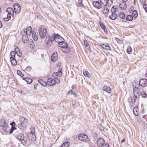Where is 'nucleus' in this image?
I'll use <instances>...</instances> for the list:
<instances>
[{"instance_id": "44", "label": "nucleus", "mask_w": 147, "mask_h": 147, "mask_svg": "<svg viewBox=\"0 0 147 147\" xmlns=\"http://www.w3.org/2000/svg\"><path fill=\"white\" fill-rule=\"evenodd\" d=\"M99 24L102 29H103L105 28V27H106L103 24V23H102V22H100L99 23Z\"/></svg>"}, {"instance_id": "1", "label": "nucleus", "mask_w": 147, "mask_h": 147, "mask_svg": "<svg viewBox=\"0 0 147 147\" xmlns=\"http://www.w3.org/2000/svg\"><path fill=\"white\" fill-rule=\"evenodd\" d=\"M109 1V0H98V1H93L92 3L93 5L95 7L100 9L106 6Z\"/></svg>"}, {"instance_id": "55", "label": "nucleus", "mask_w": 147, "mask_h": 147, "mask_svg": "<svg viewBox=\"0 0 147 147\" xmlns=\"http://www.w3.org/2000/svg\"><path fill=\"white\" fill-rule=\"evenodd\" d=\"M143 117L146 119V121H147V115H144L143 116Z\"/></svg>"}, {"instance_id": "50", "label": "nucleus", "mask_w": 147, "mask_h": 147, "mask_svg": "<svg viewBox=\"0 0 147 147\" xmlns=\"http://www.w3.org/2000/svg\"><path fill=\"white\" fill-rule=\"evenodd\" d=\"M114 6H113L112 7L111 10V11L112 13H115L116 12V11L114 10Z\"/></svg>"}, {"instance_id": "43", "label": "nucleus", "mask_w": 147, "mask_h": 147, "mask_svg": "<svg viewBox=\"0 0 147 147\" xmlns=\"http://www.w3.org/2000/svg\"><path fill=\"white\" fill-rule=\"evenodd\" d=\"M17 73L18 75L20 76H21L23 77L24 76V75L23 74L22 72L19 70H18L17 71Z\"/></svg>"}, {"instance_id": "29", "label": "nucleus", "mask_w": 147, "mask_h": 147, "mask_svg": "<svg viewBox=\"0 0 147 147\" xmlns=\"http://www.w3.org/2000/svg\"><path fill=\"white\" fill-rule=\"evenodd\" d=\"M133 16L130 15H128L127 16L126 19L127 21H131L133 20Z\"/></svg>"}, {"instance_id": "32", "label": "nucleus", "mask_w": 147, "mask_h": 147, "mask_svg": "<svg viewBox=\"0 0 147 147\" xmlns=\"http://www.w3.org/2000/svg\"><path fill=\"white\" fill-rule=\"evenodd\" d=\"M84 43L85 47L87 49H90L89 45L86 40H84Z\"/></svg>"}, {"instance_id": "41", "label": "nucleus", "mask_w": 147, "mask_h": 147, "mask_svg": "<svg viewBox=\"0 0 147 147\" xmlns=\"http://www.w3.org/2000/svg\"><path fill=\"white\" fill-rule=\"evenodd\" d=\"M131 48L129 46L127 49V51L128 53L130 54L131 53Z\"/></svg>"}, {"instance_id": "27", "label": "nucleus", "mask_w": 147, "mask_h": 147, "mask_svg": "<svg viewBox=\"0 0 147 147\" xmlns=\"http://www.w3.org/2000/svg\"><path fill=\"white\" fill-rule=\"evenodd\" d=\"M23 79L25 80L27 82V83L29 84H31L32 81L31 79L28 77L24 78Z\"/></svg>"}, {"instance_id": "12", "label": "nucleus", "mask_w": 147, "mask_h": 147, "mask_svg": "<svg viewBox=\"0 0 147 147\" xmlns=\"http://www.w3.org/2000/svg\"><path fill=\"white\" fill-rule=\"evenodd\" d=\"M139 85L143 87L147 86V80L146 79H142L140 80Z\"/></svg>"}, {"instance_id": "37", "label": "nucleus", "mask_w": 147, "mask_h": 147, "mask_svg": "<svg viewBox=\"0 0 147 147\" xmlns=\"http://www.w3.org/2000/svg\"><path fill=\"white\" fill-rule=\"evenodd\" d=\"M3 129L5 131L8 132L10 131V127L8 126L7 127H5L3 128Z\"/></svg>"}, {"instance_id": "22", "label": "nucleus", "mask_w": 147, "mask_h": 147, "mask_svg": "<svg viewBox=\"0 0 147 147\" xmlns=\"http://www.w3.org/2000/svg\"><path fill=\"white\" fill-rule=\"evenodd\" d=\"M22 39L23 42L25 43L28 42L29 40L28 37L25 35H22Z\"/></svg>"}, {"instance_id": "2", "label": "nucleus", "mask_w": 147, "mask_h": 147, "mask_svg": "<svg viewBox=\"0 0 147 147\" xmlns=\"http://www.w3.org/2000/svg\"><path fill=\"white\" fill-rule=\"evenodd\" d=\"M38 31L40 38L42 39L44 38L47 34V28L44 25L40 26Z\"/></svg>"}, {"instance_id": "24", "label": "nucleus", "mask_w": 147, "mask_h": 147, "mask_svg": "<svg viewBox=\"0 0 147 147\" xmlns=\"http://www.w3.org/2000/svg\"><path fill=\"white\" fill-rule=\"evenodd\" d=\"M119 7L122 9L125 10L127 7V5L125 3H122L119 5Z\"/></svg>"}, {"instance_id": "19", "label": "nucleus", "mask_w": 147, "mask_h": 147, "mask_svg": "<svg viewBox=\"0 0 147 147\" xmlns=\"http://www.w3.org/2000/svg\"><path fill=\"white\" fill-rule=\"evenodd\" d=\"M103 90L107 92L108 93L110 94L112 92L111 88L107 86H105L102 87Z\"/></svg>"}, {"instance_id": "46", "label": "nucleus", "mask_w": 147, "mask_h": 147, "mask_svg": "<svg viewBox=\"0 0 147 147\" xmlns=\"http://www.w3.org/2000/svg\"><path fill=\"white\" fill-rule=\"evenodd\" d=\"M141 95H142V97L144 98L146 97L147 96V94L146 93H142V92L141 93Z\"/></svg>"}, {"instance_id": "38", "label": "nucleus", "mask_w": 147, "mask_h": 147, "mask_svg": "<svg viewBox=\"0 0 147 147\" xmlns=\"http://www.w3.org/2000/svg\"><path fill=\"white\" fill-rule=\"evenodd\" d=\"M83 74L85 77H89L90 74L87 71H83Z\"/></svg>"}, {"instance_id": "30", "label": "nucleus", "mask_w": 147, "mask_h": 147, "mask_svg": "<svg viewBox=\"0 0 147 147\" xmlns=\"http://www.w3.org/2000/svg\"><path fill=\"white\" fill-rule=\"evenodd\" d=\"M138 107H134L133 109V112L135 116H137L138 115Z\"/></svg>"}, {"instance_id": "5", "label": "nucleus", "mask_w": 147, "mask_h": 147, "mask_svg": "<svg viewBox=\"0 0 147 147\" xmlns=\"http://www.w3.org/2000/svg\"><path fill=\"white\" fill-rule=\"evenodd\" d=\"M53 39L54 41L55 40L56 42L59 43L61 42L64 40L62 37L57 34H55L53 35Z\"/></svg>"}, {"instance_id": "39", "label": "nucleus", "mask_w": 147, "mask_h": 147, "mask_svg": "<svg viewBox=\"0 0 147 147\" xmlns=\"http://www.w3.org/2000/svg\"><path fill=\"white\" fill-rule=\"evenodd\" d=\"M11 16L9 14V15H7V17L4 18V20L5 21L7 22L11 19Z\"/></svg>"}, {"instance_id": "7", "label": "nucleus", "mask_w": 147, "mask_h": 147, "mask_svg": "<svg viewBox=\"0 0 147 147\" xmlns=\"http://www.w3.org/2000/svg\"><path fill=\"white\" fill-rule=\"evenodd\" d=\"M32 37L35 41H36L38 38V34L37 32V30L36 28H34L32 30Z\"/></svg>"}, {"instance_id": "13", "label": "nucleus", "mask_w": 147, "mask_h": 147, "mask_svg": "<svg viewBox=\"0 0 147 147\" xmlns=\"http://www.w3.org/2000/svg\"><path fill=\"white\" fill-rule=\"evenodd\" d=\"M58 46L63 48H68V45L67 43L64 41V39L61 42L59 43Z\"/></svg>"}, {"instance_id": "51", "label": "nucleus", "mask_w": 147, "mask_h": 147, "mask_svg": "<svg viewBox=\"0 0 147 147\" xmlns=\"http://www.w3.org/2000/svg\"><path fill=\"white\" fill-rule=\"evenodd\" d=\"M102 29L104 30V32L106 34H107L108 33V31L106 27H105V28Z\"/></svg>"}, {"instance_id": "11", "label": "nucleus", "mask_w": 147, "mask_h": 147, "mask_svg": "<svg viewBox=\"0 0 147 147\" xmlns=\"http://www.w3.org/2000/svg\"><path fill=\"white\" fill-rule=\"evenodd\" d=\"M62 70H59L58 72L55 73L53 74V77L55 79L58 78V77H61L62 76Z\"/></svg>"}, {"instance_id": "17", "label": "nucleus", "mask_w": 147, "mask_h": 147, "mask_svg": "<svg viewBox=\"0 0 147 147\" xmlns=\"http://www.w3.org/2000/svg\"><path fill=\"white\" fill-rule=\"evenodd\" d=\"M100 46L103 49H104L109 50H111V48L109 44L108 43L106 44H101Z\"/></svg>"}, {"instance_id": "25", "label": "nucleus", "mask_w": 147, "mask_h": 147, "mask_svg": "<svg viewBox=\"0 0 147 147\" xmlns=\"http://www.w3.org/2000/svg\"><path fill=\"white\" fill-rule=\"evenodd\" d=\"M26 125L25 124L19 123L18 124V127L20 129L22 130L24 129L26 127Z\"/></svg>"}, {"instance_id": "58", "label": "nucleus", "mask_w": 147, "mask_h": 147, "mask_svg": "<svg viewBox=\"0 0 147 147\" xmlns=\"http://www.w3.org/2000/svg\"><path fill=\"white\" fill-rule=\"evenodd\" d=\"M10 59H16L15 56L12 55L11 56V57L10 58Z\"/></svg>"}, {"instance_id": "26", "label": "nucleus", "mask_w": 147, "mask_h": 147, "mask_svg": "<svg viewBox=\"0 0 147 147\" xmlns=\"http://www.w3.org/2000/svg\"><path fill=\"white\" fill-rule=\"evenodd\" d=\"M39 82L43 86H47V82L44 81L42 79H40L38 80Z\"/></svg>"}, {"instance_id": "18", "label": "nucleus", "mask_w": 147, "mask_h": 147, "mask_svg": "<svg viewBox=\"0 0 147 147\" xmlns=\"http://www.w3.org/2000/svg\"><path fill=\"white\" fill-rule=\"evenodd\" d=\"M47 82L48 84L50 86H52L55 84V80L52 78L48 79Z\"/></svg>"}, {"instance_id": "52", "label": "nucleus", "mask_w": 147, "mask_h": 147, "mask_svg": "<svg viewBox=\"0 0 147 147\" xmlns=\"http://www.w3.org/2000/svg\"><path fill=\"white\" fill-rule=\"evenodd\" d=\"M56 79V80H55L56 82L55 84L56 83H57V84H59L60 82V79H58V78Z\"/></svg>"}, {"instance_id": "34", "label": "nucleus", "mask_w": 147, "mask_h": 147, "mask_svg": "<svg viewBox=\"0 0 147 147\" xmlns=\"http://www.w3.org/2000/svg\"><path fill=\"white\" fill-rule=\"evenodd\" d=\"M119 16L121 19H123L125 18V15L123 13H119Z\"/></svg>"}, {"instance_id": "54", "label": "nucleus", "mask_w": 147, "mask_h": 147, "mask_svg": "<svg viewBox=\"0 0 147 147\" xmlns=\"http://www.w3.org/2000/svg\"><path fill=\"white\" fill-rule=\"evenodd\" d=\"M16 52H15L14 51H11L10 53L11 56L13 55H14V56H16Z\"/></svg>"}, {"instance_id": "10", "label": "nucleus", "mask_w": 147, "mask_h": 147, "mask_svg": "<svg viewBox=\"0 0 147 147\" xmlns=\"http://www.w3.org/2000/svg\"><path fill=\"white\" fill-rule=\"evenodd\" d=\"M96 143L98 147H101L105 144V141L103 138H99L97 139Z\"/></svg>"}, {"instance_id": "61", "label": "nucleus", "mask_w": 147, "mask_h": 147, "mask_svg": "<svg viewBox=\"0 0 147 147\" xmlns=\"http://www.w3.org/2000/svg\"><path fill=\"white\" fill-rule=\"evenodd\" d=\"M72 106L73 108H76V105H75V104H73Z\"/></svg>"}, {"instance_id": "3", "label": "nucleus", "mask_w": 147, "mask_h": 147, "mask_svg": "<svg viewBox=\"0 0 147 147\" xmlns=\"http://www.w3.org/2000/svg\"><path fill=\"white\" fill-rule=\"evenodd\" d=\"M53 36V35H52L51 36L49 34H47L45 40L47 47H50L52 44L53 42L54 41Z\"/></svg>"}, {"instance_id": "8", "label": "nucleus", "mask_w": 147, "mask_h": 147, "mask_svg": "<svg viewBox=\"0 0 147 147\" xmlns=\"http://www.w3.org/2000/svg\"><path fill=\"white\" fill-rule=\"evenodd\" d=\"M78 138L80 140L84 141H88V140H89L88 136L83 134H79L78 135Z\"/></svg>"}, {"instance_id": "16", "label": "nucleus", "mask_w": 147, "mask_h": 147, "mask_svg": "<svg viewBox=\"0 0 147 147\" xmlns=\"http://www.w3.org/2000/svg\"><path fill=\"white\" fill-rule=\"evenodd\" d=\"M6 11L8 13L7 15L9 14L10 16L11 15L12 16H14V11L13 8L11 7H8Z\"/></svg>"}, {"instance_id": "33", "label": "nucleus", "mask_w": 147, "mask_h": 147, "mask_svg": "<svg viewBox=\"0 0 147 147\" xmlns=\"http://www.w3.org/2000/svg\"><path fill=\"white\" fill-rule=\"evenodd\" d=\"M69 144V142H65L60 147H68Z\"/></svg>"}, {"instance_id": "62", "label": "nucleus", "mask_w": 147, "mask_h": 147, "mask_svg": "<svg viewBox=\"0 0 147 147\" xmlns=\"http://www.w3.org/2000/svg\"><path fill=\"white\" fill-rule=\"evenodd\" d=\"M72 89H75L76 88V86L75 85H73L71 87Z\"/></svg>"}, {"instance_id": "47", "label": "nucleus", "mask_w": 147, "mask_h": 147, "mask_svg": "<svg viewBox=\"0 0 147 147\" xmlns=\"http://www.w3.org/2000/svg\"><path fill=\"white\" fill-rule=\"evenodd\" d=\"M8 123H6V121H5L4 123V124L2 125V126H1V127H3H3H7V126H8Z\"/></svg>"}, {"instance_id": "36", "label": "nucleus", "mask_w": 147, "mask_h": 147, "mask_svg": "<svg viewBox=\"0 0 147 147\" xmlns=\"http://www.w3.org/2000/svg\"><path fill=\"white\" fill-rule=\"evenodd\" d=\"M62 51L65 53H68L69 52L70 49H68V48H63L62 49Z\"/></svg>"}, {"instance_id": "40", "label": "nucleus", "mask_w": 147, "mask_h": 147, "mask_svg": "<svg viewBox=\"0 0 147 147\" xmlns=\"http://www.w3.org/2000/svg\"><path fill=\"white\" fill-rule=\"evenodd\" d=\"M16 129V128L15 126L12 125L11 128L10 129L9 134H11L13 132V131Z\"/></svg>"}, {"instance_id": "57", "label": "nucleus", "mask_w": 147, "mask_h": 147, "mask_svg": "<svg viewBox=\"0 0 147 147\" xmlns=\"http://www.w3.org/2000/svg\"><path fill=\"white\" fill-rule=\"evenodd\" d=\"M73 91L72 90H70L69 91V93L68 94H73Z\"/></svg>"}, {"instance_id": "31", "label": "nucleus", "mask_w": 147, "mask_h": 147, "mask_svg": "<svg viewBox=\"0 0 147 147\" xmlns=\"http://www.w3.org/2000/svg\"><path fill=\"white\" fill-rule=\"evenodd\" d=\"M132 12L133 16L134 17V18H136L138 16V13L137 10H134Z\"/></svg>"}, {"instance_id": "28", "label": "nucleus", "mask_w": 147, "mask_h": 147, "mask_svg": "<svg viewBox=\"0 0 147 147\" xmlns=\"http://www.w3.org/2000/svg\"><path fill=\"white\" fill-rule=\"evenodd\" d=\"M104 9L102 10L103 13L104 14H108L109 12V9L108 8L105 6L104 7Z\"/></svg>"}, {"instance_id": "6", "label": "nucleus", "mask_w": 147, "mask_h": 147, "mask_svg": "<svg viewBox=\"0 0 147 147\" xmlns=\"http://www.w3.org/2000/svg\"><path fill=\"white\" fill-rule=\"evenodd\" d=\"M139 86L138 84L136 85V86L134 88L133 92L134 93L135 97H134V100H135L137 98V95H138L140 93V90L139 87Z\"/></svg>"}, {"instance_id": "21", "label": "nucleus", "mask_w": 147, "mask_h": 147, "mask_svg": "<svg viewBox=\"0 0 147 147\" xmlns=\"http://www.w3.org/2000/svg\"><path fill=\"white\" fill-rule=\"evenodd\" d=\"M28 122V119L23 117L22 116L20 118V123L25 124V123H27Z\"/></svg>"}, {"instance_id": "9", "label": "nucleus", "mask_w": 147, "mask_h": 147, "mask_svg": "<svg viewBox=\"0 0 147 147\" xmlns=\"http://www.w3.org/2000/svg\"><path fill=\"white\" fill-rule=\"evenodd\" d=\"M14 11L16 13H19L20 11L21 7L18 3H15L13 5Z\"/></svg>"}, {"instance_id": "15", "label": "nucleus", "mask_w": 147, "mask_h": 147, "mask_svg": "<svg viewBox=\"0 0 147 147\" xmlns=\"http://www.w3.org/2000/svg\"><path fill=\"white\" fill-rule=\"evenodd\" d=\"M32 28L31 27L29 26L25 30H24V31L26 32V34L27 35H31L32 32Z\"/></svg>"}, {"instance_id": "49", "label": "nucleus", "mask_w": 147, "mask_h": 147, "mask_svg": "<svg viewBox=\"0 0 147 147\" xmlns=\"http://www.w3.org/2000/svg\"><path fill=\"white\" fill-rule=\"evenodd\" d=\"M16 54H17L18 56L19 57H21L22 55V52H20V51L18 52V53H16Z\"/></svg>"}, {"instance_id": "59", "label": "nucleus", "mask_w": 147, "mask_h": 147, "mask_svg": "<svg viewBox=\"0 0 147 147\" xmlns=\"http://www.w3.org/2000/svg\"><path fill=\"white\" fill-rule=\"evenodd\" d=\"M15 123L14 121H13V122L11 123H10V125H11V126H12V125H13H13L14 124V125H15Z\"/></svg>"}, {"instance_id": "60", "label": "nucleus", "mask_w": 147, "mask_h": 147, "mask_svg": "<svg viewBox=\"0 0 147 147\" xmlns=\"http://www.w3.org/2000/svg\"><path fill=\"white\" fill-rule=\"evenodd\" d=\"M19 49V48L17 46H15L14 47V49L15 51Z\"/></svg>"}, {"instance_id": "56", "label": "nucleus", "mask_w": 147, "mask_h": 147, "mask_svg": "<svg viewBox=\"0 0 147 147\" xmlns=\"http://www.w3.org/2000/svg\"><path fill=\"white\" fill-rule=\"evenodd\" d=\"M134 9V7L133 6H131L130 8V9L131 11H133V10Z\"/></svg>"}, {"instance_id": "35", "label": "nucleus", "mask_w": 147, "mask_h": 147, "mask_svg": "<svg viewBox=\"0 0 147 147\" xmlns=\"http://www.w3.org/2000/svg\"><path fill=\"white\" fill-rule=\"evenodd\" d=\"M13 65H16L17 64V62L16 59H10Z\"/></svg>"}, {"instance_id": "45", "label": "nucleus", "mask_w": 147, "mask_h": 147, "mask_svg": "<svg viewBox=\"0 0 147 147\" xmlns=\"http://www.w3.org/2000/svg\"><path fill=\"white\" fill-rule=\"evenodd\" d=\"M82 0H78V4L79 5V6L82 7L83 5L82 4Z\"/></svg>"}, {"instance_id": "48", "label": "nucleus", "mask_w": 147, "mask_h": 147, "mask_svg": "<svg viewBox=\"0 0 147 147\" xmlns=\"http://www.w3.org/2000/svg\"><path fill=\"white\" fill-rule=\"evenodd\" d=\"M143 7L145 11L147 12V4L143 5Z\"/></svg>"}, {"instance_id": "64", "label": "nucleus", "mask_w": 147, "mask_h": 147, "mask_svg": "<svg viewBox=\"0 0 147 147\" xmlns=\"http://www.w3.org/2000/svg\"><path fill=\"white\" fill-rule=\"evenodd\" d=\"M20 51V49H19L15 51V52H16V53H18V52Z\"/></svg>"}, {"instance_id": "14", "label": "nucleus", "mask_w": 147, "mask_h": 147, "mask_svg": "<svg viewBox=\"0 0 147 147\" xmlns=\"http://www.w3.org/2000/svg\"><path fill=\"white\" fill-rule=\"evenodd\" d=\"M58 58V54L57 53L54 52L51 57V61L53 62H55Z\"/></svg>"}, {"instance_id": "63", "label": "nucleus", "mask_w": 147, "mask_h": 147, "mask_svg": "<svg viewBox=\"0 0 147 147\" xmlns=\"http://www.w3.org/2000/svg\"><path fill=\"white\" fill-rule=\"evenodd\" d=\"M2 24L1 22L0 21V28H2Z\"/></svg>"}, {"instance_id": "42", "label": "nucleus", "mask_w": 147, "mask_h": 147, "mask_svg": "<svg viewBox=\"0 0 147 147\" xmlns=\"http://www.w3.org/2000/svg\"><path fill=\"white\" fill-rule=\"evenodd\" d=\"M5 120L4 119H2L0 121V125L1 126H2V125L4 124L5 122Z\"/></svg>"}, {"instance_id": "20", "label": "nucleus", "mask_w": 147, "mask_h": 147, "mask_svg": "<svg viewBox=\"0 0 147 147\" xmlns=\"http://www.w3.org/2000/svg\"><path fill=\"white\" fill-rule=\"evenodd\" d=\"M28 138L29 140H31L32 141L35 140L36 139L35 135L34 134L33 132L32 133L30 132L29 134V136H28Z\"/></svg>"}, {"instance_id": "53", "label": "nucleus", "mask_w": 147, "mask_h": 147, "mask_svg": "<svg viewBox=\"0 0 147 147\" xmlns=\"http://www.w3.org/2000/svg\"><path fill=\"white\" fill-rule=\"evenodd\" d=\"M109 145L108 143H106L105 145H103L101 147H109Z\"/></svg>"}, {"instance_id": "4", "label": "nucleus", "mask_w": 147, "mask_h": 147, "mask_svg": "<svg viewBox=\"0 0 147 147\" xmlns=\"http://www.w3.org/2000/svg\"><path fill=\"white\" fill-rule=\"evenodd\" d=\"M16 138L20 141L23 145H25L27 143L26 138L24 137V135L22 134H20L16 136Z\"/></svg>"}, {"instance_id": "23", "label": "nucleus", "mask_w": 147, "mask_h": 147, "mask_svg": "<svg viewBox=\"0 0 147 147\" xmlns=\"http://www.w3.org/2000/svg\"><path fill=\"white\" fill-rule=\"evenodd\" d=\"M118 16L115 13H112L109 16V18L113 20H115L116 19Z\"/></svg>"}]
</instances>
